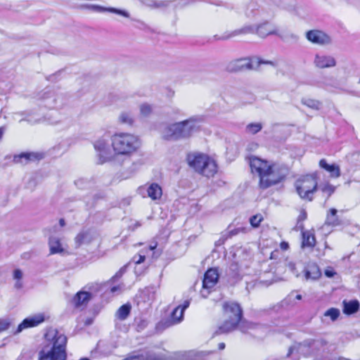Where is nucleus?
Returning a JSON list of instances; mask_svg holds the SVG:
<instances>
[{
    "mask_svg": "<svg viewBox=\"0 0 360 360\" xmlns=\"http://www.w3.org/2000/svg\"><path fill=\"white\" fill-rule=\"evenodd\" d=\"M131 307L130 304H125L121 306L117 311L115 316L121 320H125L129 315Z\"/></svg>",
    "mask_w": 360,
    "mask_h": 360,
    "instance_id": "obj_30",
    "label": "nucleus"
},
{
    "mask_svg": "<svg viewBox=\"0 0 360 360\" xmlns=\"http://www.w3.org/2000/svg\"><path fill=\"white\" fill-rule=\"evenodd\" d=\"M190 300H185L181 305L176 307L172 313L171 322L172 324H177L182 321L184 319V311L189 307Z\"/></svg>",
    "mask_w": 360,
    "mask_h": 360,
    "instance_id": "obj_17",
    "label": "nucleus"
},
{
    "mask_svg": "<svg viewBox=\"0 0 360 360\" xmlns=\"http://www.w3.org/2000/svg\"><path fill=\"white\" fill-rule=\"evenodd\" d=\"M253 4H252V5H250V6H249V7H248V10H249V8H250V7H252V8H251V11H250V13L248 12V11H247V13H246V15H250V13L252 12V11H253V9H254V8H255V6H254V5H253Z\"/></svg>",
    "mask_w": 360,
    "mask_h": 360,
    "instance_id": "obj_50",
    "label": "nucleus"
},
{
    "mask_svg": "<svg viewBox=\"0 0 360 360\" xmlns=\"http://www.w3.org/2000/svg\"><path fill=\"white\" fill-rule=\"evenodd\" d=\"M262 64L276 66L271 60H262L257 57L238 58L231 61L227 65L229 72H235L246 70H257Z\"/></svg>",
    "mask_w": 360,
    "mask_h": 360,
    "instance_id": "obj_6",
    "label": "nucleus"
},
{
    "mask_svg": "<svg viewBox=\"0 0 360 360\" xmlns=\"http://www.w3.org/2000/svg\"><path fill=\"white\" fill-rule=\"evenodd\" d=\"M49 246L50 250V254H61L65 252V249L63 248L60 240L56 236H51L49 240Z\"/></svg>",
    "mask_w": 360,
    "mask_h": 360,
    "instance_id": "obj_22",
    "label": "nucleus"
},
{
    "mask_svg": "<svg viewBox=\"0 0 360 360\" xmlns=\"http://www.w3.org/2000/svg\"><path fill=\"white\" fill-rule=\"evenodd\" d=\"M340 310L336 308H330L324 313L325 317H329L332 321H336L340 316Z\"/></svg>",
    "mask_w": 360,
    "mask_h": 360,
    "instance_id": "obj_39",
    "label": "nucleus"
},
{
    "mask_svg": "<svg viewBox=\"0 0 360 360\" xmlns=\"http://www.w3.org/2000/svg\"><path fill=\"white\" fill-rule=\"evenodd\" d=\"M153 112V107L148 103H143L140 105V113L143 117L149 116Z\"/></svg>",
    "mask_w": 360,
    "mask_h": 360,
    "instance_id": "obj_40",
    "label": "nucleus"
},
{
    "mask_svg": "<svg viewBox=\"0 0 360 360\" xmlns=\"http://www.w3.org/2000/svg\"><path fill=\"white\" fill-rule=\"evenodd\" d=\"M326 223L330 225L335 226L338 224V219L337 217V210L332 208L329 211V214L326 217Z\"/></svg>",
    "mask_w": 360,
    "mask_h": 360,
    "instance_id": "obj_37",
    "label": "nucleus"
},
{
    "mask_svg": "<svg viewBox=\"0 0 360 360\" xmlns=\"http://www.w3.org/2000/svg\"><path fill=\"white\" fill-rule=\"evenodd\" d=\"M297 192L302 199L312 200L313 193L316 191L318 184L316 174L304 176L295 182Z\"/></svg>",
    "mask_w": 360,
    "mask_h": 360,
    "instance_id": "obj_8",
    "label": "nucleus"
},
{
    "mask_svg": "<svg viewBox=\"0 0 360 360\" xmlns=\"http://www.w3.org/2000/svg\"><path fill=\"white\" fill-rule=\"evenodd\" d=\"M238 229H236V230L235 229L233 231H231V235H236L238 233Z\"/></svg>",
    "mask_w": 360,
    "mask_h": 360,
    "instance_id": "obj_54",
    "label": "nucleus"
},
{
    "mask_svg": "<svg viewBox=\"0 0 360 360\" xmlns=\"http://www.w3.org/2000/svg\"><path fill=\"white\" fill-rule=\"evenodd\" d=\"M108 138V136L105 135L98 139L94 143L101 164L110 160L112 157Z\"/></svg>",
    "mask_w": 360,
    "mask_h": 360,
    "instance_id": "obj_11",
    "label": "nucleus"
},
{
    "mask_svg": "<svg viewBox=\"0 0 360 360\" xmlns=\"http://www.w3.org/2000/svg\"><path fill=\"white\" fill-rule=\"evenodd\" d=\"M316 240L313 234L309 231L302 232V247L312 248L315 245Z\"/></svg>",
    "mask_w": 360,
    "mask_h": 360,
    "instance_id": "obj_32",
    "label": "nucleus"
},
{
    "mask_svg": "<svg viewBox=\"0 0 360 360\" xmlns=\"http://www.w3.org/2000/svg\"><path fill=\"white\" fill-rule=\"evenodd\" d=\"M250 166L252 172L258 174L259 186L264 189L279 183L285 176L278 165L255 156L250 157Z\"/></svg>",
    "mask_w": 360,
    "mask_h": 360,
    "instance_id": "obj_2",
    "label": "nucleus"
},
{
    "mask_svg": "<svg viewBox=\"0 0 360 360\" xmlns=\"http://www.w3.org/2000/svg\"><path fill=\"white\" fill-rule=\"evenodd\" d=\"M256 32L261 37H266L271 34H277L276 28L271 24L266 22L257 27L254 25H247L241 29L233 31L230 35L224 39H228L240 34H249Z\"/></svg>",
    "mask_w": 360,
    "mask_h": 360,
    "instance_id": "obj_9",
    "label": "nucleus"
},
{
    "mask_svg": "<svg viewBox=\"0 0 360 360\" xmlns=\"http://www.w3.org/2000/svg\"><path fill=\"white\" fill-rule=\"evenodd\" d=\"M160 133L165 140L178 141L177 122L162 125Z\"/></svg>",
    "mask_w": 360,
    "mask_h": 360,
    "instance_id": "obj_15",
    "label": "nucleus"
},
{
    "mask_svg": "<svg viewBox=\"0 0 360 360\" xmlns=\"http://www.w3.org/2000/svg\"><path fill=\"white\" fill-rule=\"evenodd\" d=\"M302 103L307 107L315 110H318L320 107V103L318 101L314 99H302Z\"/></svg>",
    "mask_w": 360,
    "mask_h": 360,
    "instance_id": "obj_41",
    "label": "nucleus"
},
{
    "mask_svg": "<svg viewBox=\"0 0 360 360\" xmlns=\"http://www.w3.org/2000/svg\"><path fill=\"white\" fill-rule=\"evenodd\" d=\"M148 196L153 200H160L162 195L161 186L157 183L150 184L147 188Z\"/></svg>",
    "mask_w": 360,
    "mask_h": 360,
    "instance_id": "obj_25",
    "label": "nucleus"
},
{
    "mask_svg": "<svg viewBox=\"0 0 360 360\" xmlns=\"http://www.w3.org/2000/svg\"><path fill=\"white\" fill-rule=\"evenodd\" d=\"M156 247H157V243H154L153 245H150L149 246V249H150V250H153L154 249H155V248H156Z\"/></svg>",
    "mask_w": 360,
    "mask_h": 360,
    "instance_id": "obj_52",
    "label": "nucleus"
},
{
    "mask_svg": "<svg viewBox=\"0 0 360 360\" xmlns=\"http://www.w3.org/2000/svg\"><path fill=\"white\" fill-rule=\"evenodd\" d=\"M94 239L93 234L89 231H82L79 233L75 238V242L77 247L82 244L89 243Z\"/></svg>",
    "mask_w": 360,
    "mask_h": 360,
    "instance_id": "obj_26",
    "label": "nucleus"
},
{
    "mask_svg": "<svg viewBox=\"0 0 360 360\" xmlns=\"http://www.w3.org/2000/svg\"><path fill=\"white\" fill-rule=\"evenodd\" d=\"M263 125L261 122H252L245 127V133L248 134H256L262 130Z\"/></svg>",
    "mask_w": 360,
    "mask_h": 360,
    "instance_id": "obj_34",
    "label": "nucleus"
},
{
    "mask_svg": "<svg viewBox=\"0 0 360 360\" xmlns=\"http://www.w3.org/2000/svg\"><path fill=\"white\" fill-rule=\"evenodd\" d=\"M226 274L232 278L238 277L240 275V266L236 262H232L229 269L226 271Z\"/></svg>",
    "mask_w": 360,
    "mask_h": 360,
    "instance_id": "obj_36",
    "label": "nucleus"
},
{
    "mask_svg": "<svg viewBox=\"0 0 360 360\" xmlns=\"http://www.w3.org/2000/svg\"><path fill=\"white\" fill-rule=\"evenodd\" d=\"M306 37L309 41L319 45H324L330 42V39L326 34L317 30L307 32Z\"/></svg>",
    "mask_w": 360,
    "mask_h": 360,
    "instance_id": "obj_14",
    "label": "nucleus"
},
{
    "mask_svg": "<svg viewBox=\"0 0 360 360\" xmlns=\"http://www.w3.org/2000/svg\"><path fill=\"white\" fill-rule=\"evenodd\" d=\"M188 162L193 169L207 177L213 176L217 172L216 162L209 156L194 153L188 156Z\"/></svg>",
    "mask_w": 360,
    "mask_h": 360,
    "instance_id": "obj_4",
    "label": "nucleus"
},
{
    "mask_svg": "<svg viewBox=\"0 0 360 360\" xmlns=\"http://www.w3.org/2000/svg\"><path fill=\"white\" fill-rule=\"evenodd\" d=\"M343 304V312L346 314H354L359 309V302L357 300L344 301Z\"/></svg>",
    "mask_w": 360,
    "mask_h": 360,
    "instance_id": "obj_28",
    "label": "nucleus"
},
{
    "mask_svg": "<svg viewBox=\"0 0 360 360\" xmlns=\"http://www.w3.org/2000/svg\"><path fill=\"white\" fill-rule=\"evenodd\" d=\"M111 145L115 153L130 155L141 146L138 136L129 133H116L111 137Z\"/></svg>",
    "mask_w": 360,
    "mask_h": 360,
    "instance_id": "obj_3",
    "label": "nucleus"
},
{
    "mask_svg": "<svg viewBox=\"0 0 360 360\" xmlns=\"http://www.w3.org/2000/svg\"><path fill=\"white\" fill-rule=\"evenodd\" d=\"M91 8L93 11L98 13L110 12L127 18L130 16L129 13L127 11L112 7H103L98 5H92L91 6Z\"/></svg>",
    "mask_w": 360,
    "mask_h": 360,
    "instance_id": "obj_21",
    "label": "nucleus"
},
{
    "mask_svg": "<svg viewBox=\"0 0 360 360\" xmlns=\"http://www.w3.org/2000/svg\"><path fill=\"white\" fill-rule=\"evenodd\" d=\"M43 154L39 153H22L18 155L15 156L14 161L16 162L26 164L30 161L41 160L43 158Z\"/></svg>",
    "mask_w": 360,
    "mask_h": 360,
    "instance_id": "obj_19",
    "label": "nucleus"
},
{
    "mask_svg": "<svg viewBox=\"0 0 360 360\" xmlns=\"http://www.w3.org/2000/svg\"><path fill=\"white\" fill-rule=\"evenodd\" d=\"M307 219V212L305 210H302L300 212V214L297 217V226L302 229H303V224L301 223L302 221H304Z\"/></svg>",
    "mask_w": 360,
    "mask_h": 360,
    "instance_id": "obj_43",
    "label": "nucleus"
},
{
    "mask_svg": "<svg viewBox=\"0 0 360 360\" xmlns=\"http://www.w3.org/2000/svg\"><path fill=\"white\" fill-rule=\"evenodd\" d=\"M59 224L61 226H64L65 224V220L63 219H60L59 221Z\"/></svg>",
    "mask_w": 360,
    "mask_h": 360,
    "instance_id": "obj_53",
    "label": "nucleus"
},
{
    "mask_svg": "<svg viewBox=\"0 0 360 360\" xmlns=\"http://www.w3.org/2000/svg\"><path fill=\"white\" fill-rule=\"evenodd\" d=\"M324 274L328 278H332L335 274V272L333 271V269L329 268L325 270Z\"/></svg>",
    "mask_w": 360,
    "mask_h": 360,
    "instance_id": "obj_47",
    "label": "nucleus"
},
{
    "mask_svg": "<svg viewBox=\"0 0 360 360\" xmlns=\"http://www.w3.org/2000/svg\"><path fill=\"white\" fill-rule=\"evenodd\" d=\"M122 360H161V358L150 354H145L135 351L128 354Z\"/></svg>",
    "mask_w": 360,
    "mask_h": 360,
    "instance_id": "obj_23",
    "label": "nucleus"
},
{
    "mask_svg": "<svg viewBox=\"0 0 360 360\" xmlns=\"http://www.w3.org/2000/svg\"><path fill=\"white\" fill-rule=\"evenodd\" d=\"M287 268L289 271L294 274L296 277H299L304 270V264L301 262L297 263L293 262H288L286 264Z\"/></svg>",
    "mask_w": 360,
    "mask_h": 360,
    "instance_id": "obj_29",
    "label": "nucleus"
},
{
    "mask_svg": "<svg viewBox=\"0 0 360 360\" xmlns=\"http://www.w3.org/2000/svg\"><path fill=\"white\" fill-rule=\"evenodd\" d=\"M15 115H20L22 117V118L19 121L20 122H21L22 121H26L31 124H35L39 123L41 121L40 118H37V119L32 118L30 112H16Z\"/></svg>",
    "mask_w": 360,
    "mask_h": 360,
    "instance_id": "obj_35",
    "label": "nucleus"
},
{
    "mask_svg": "<svg viewBox=\"0 0 360 360\" xmlns=\"http://www.w3.org/2000/svg\"><path fill=\"white\" fill-rule=\"evenodd\" d=\"M281 248L283 250H287L288 248V243L286 242H282L281 243Z\"/></svg>",
    "mask_w": 360,
    "mask_h": 360,
    "instance_id": "obj_49",
    "label": "nucleus"
},
{
    "mask_svg": "<svg viewBox=\"0 0 360 360\" xmlns=\"http://www.w3.org/2000/svg\"><path fill=\"white\" fill-rule=\"evenodd\" d=\"M126 266H124L120 269L118 272L112 278V280L120 278L123 274L125 272Z\"/></svg>",
    "mask_w": 360,
    "mask_h": 360,
    "instance_id": "obj_45",
    "label": "nucleus"
},
{
    "mask_svg": "<svg viewBox=\"0 0 360 360\" xmlns=\"http://www.w3.org/2000/svg\"><path fill=\"white\" fill-rule=\"evenodd\" d=\"M296 299H297V300H301V299H302V295H297L296 296Z\"/></svg>",
    "mask_w": 360,
    "mask_h": 360,
    "instance_id": "obj_55",
    "label": "nucleus"
},
{
    "mask_svg": "<svg viewBox=\"0 0 360 360\" xmlns=\"http://www.w3.org/2000/svg\"><path fill=\"white\" fill-rule=\"evenodd\" d=\"M225 321L219 326L217 334L227 333L236 329L242 318V309L240 305L235 302H228L224 304Z\"/></svg>",
    "mask_w": 360,
    "mask_h": 360,
    "instance_id": "obj_5",
    "label": "nucleus"
},
{
    "mask_svg": "<svg viewBox=\"0 0 360 360\" xmlns=\"http://www.w3.org/2000/svg\"><path fill=\"white\" fill-rule=\"evenodd\" d=\"M319 188L321 191L323 196L326 198V200L328 199L335 190V187L329 183L320 184Z\"/></svg>",
    "mask_w": 360,
    "mask_h": 360,
    "instance_id": "obj_33",
    "label": "nucleus"
},
{
    "mask_svg": "<svg viewBox=\"0 0 360 360\" xmlns=\"http://www.w3.org/2000/svg\"><path fill=\"white\" fill-rule=\"evenodd\" d=\"M218 347L219 349H224L225 348V344L224 342H220Z\"/></svg>",
    "mask_w": 360,
    "mask_h": 360,
    "instance_id": "obj_51",
    "label": "nucleus"
},
{
    "mask_svg": "<svg viewBox=\"0 0 360 360\" xmlns=\"http://www.w3.org/2000/svg\"><path fill=\"white\" fill-rule=\"evenodd\" d=\"M13 319L9 317L0 319V333L7 330L13 325Z\"/></svg>",
    "mask_w": 360,
    "mask_h": 360,
    "instance_id": "obj_38",
    "label": "nucleus"
},
{
    "mask_svg": "<svg viewBox=\"0 0 360 360\" xmlns=\"http://www.w3.org/2000/svg\"><path fill=\"white\" fill-rule=\"evenodd\" d=\"M119 122L121 124L132 126L134 122V118L132 113L129 111H123L119 115Z\"/></svg>",
    "mask_w": 360,
    "mask_h": 360,
    "instance_id": "obj_31",
    "label": "nucleus"
},
{
    "mask_svg": "<svg viewBox=\"0 0 360 360\" xmlns=\"http://www.w3.org/2000/svg\"><path fill=\"white\" fill-rule=\"evenodd\" d=\"M121 286L120 285H117V286H114L112 288H111L110 289V292L112 293H115L116 292H120L121 291Z\"/></svg>",
    "mask_w": 360,
    "mask_h": 360,
    "instance_id": "obj_48",
    "label": "nucleus"
},
{
    "mask_svg": "<svg viewBox=\"0 0 360 360\" xmlns=\"http://www.w3.org/2000/svg\"><path fill=\"white\" fill-rule=\"evenodd\" d=\"M262 220L263 217L261 214H256L250 217V223L253 227L256 228L259 226Z\"/></svg>",
    "mask_w": 360,
    "mask_h": 360,
    "instance_id": "obj_42",
    "label": "nucleus"
},
{
    "mask_svg": "<svg viewBox=\"0 0 360 360\" xmlns=\"http://www.w3.org/2000/svg\"><path fill=\"white\" fill-rule=\"evenodd\" d=\"M304 278L305 281H315L321 276V271L319 266L315 264H309L307 266L304 265Z\"/></svg>",
    "mask_w": 360,
    "mask_h": 360,
    "instance_id": "obj_18",
    "label": "nucleus"
},
{
    "mask_svg": "<svg viewBox=\"0 0 360 360\" xmlns=\"http://www.w3.org/2000/svg\"><path fill=\"white\" fill-rule=\"evenodd\" d=\"M44 320V316L42 315H36L28 317L24 319L22 322L18 325L17 329L13 331V334H18L25 328L37 326L39 323H42Z\"/></svg>",
    "mask_w": 360,
    "mask_h": 360,
    "instance_id": "obj_16",
    "label": "nucleus"
},
{
    "mask_svg": "<svg viewBox=\"0 0 360 360\" xmlns=\"http://www.w3.org/2000/svg\"><path fill=\"white\" fill-rule=\"evenodd\" d=\"M138 169V165L136 163H132L131 165V172L129 173V174L126 175L124 176V178H129V176H131V175H132L136 170Z\"/></svg>",
    "mask_w": 360,
    "mask_h": 360,
    "instance_id": "obj_46",
    "label": "nucleus"
},
{
    "mask_svg": "<svg viewBox=\"0 0 360 360\" xmlns=\"http://www.w3.org/2000/svg\"><path fill=\"white\" fill-rule=\"evenodd\" d=\"M145 255H142L141 253L138 254V255H136L133 257L132 258V261L136 264H141L142 262H144L145 260Z\"/></svg>",
    "mask_w": 360,
    "mask_h": 360,
    "instance_id": "obj_44",
    "label": "nucleus"
},
{
    "mask_svg": "<svg viewBox=\"0 0 360 360\" xmlns=\"http://www.w3.org/2000/svg\"><path fill=\"white\" fill-rule=\"evenodd\" d=\"M319 166L328 172L331 177L338 178L340 176V169L336 164L329 165L326 160L322 159L319 162Z\"/></svg>",
    "mask_w": 360,
    "mask_h": 360,
    "instance_id": "obj_24",
    "label": "nucleus"
},
{
    "mask_svg": "<svg viewBox=\"0 0 360 360\" xmlns=\"http://www.w3.org/2000/svg\"><path fill=\"white\" fill-rule=\"evenodd\" d=\"M313 63L314 66L319 69L330 68L336 65L335 58L323 53L315 54Z\"/></svg>",
    "mask_w": 360,
    "mask_h": 360,
    "instance_id": "obj_13",
    "label": "nucleus"
},
{
    "mask_svg": "<svg viewBox=\"0 0 360 360\" xmlns=\"http://www.w3.org/2000/svg\"><path fill=\"white\" fill-rule=\"evenodd\" d=\"M201 120L198 117H191L177 122L178 140L187 139L200 129Z\"/></svg>",
    "mask_w": 360,
    "mask_h": 360,
    "instance_id": "obj_10",
    "label": "nucleus"
},
{
    "mask_svg": "<svg viewBox=\"0 0 360 360\" xmlns=\"http://www.w3.org/2000/svg\"><path fill=\"white\" fill-rule=\"evenodd\" d=\"M335 350V346L323 338H308L290 347L287 357L292 360H299L301 356L313 360H334Z\"/></svg>",
    "mask_w": 360,
    "mask_h": 360,
    "instance_id": "obj_1",
    "label": "nucleus"
},
{
    "mask_svg": "<svg viewBox=\"0 0 360 360\" xmlns=\"http://www.w3.org/2000/svg\"><path fill=\"white\" fill-rule=\"evenodd\" d=\"M66 342L67 338L65 335H57L51 350L47 352L41 350L39 353V360H65L67 358L65 352Z\"/></svg>",
    "mask_w": 360,
    "mask_h": 360,
    "instance_id": "obj_7",
    "label": "nucleus"
},
{
    "mask_svg": "<svg viewBox=\"0 0 360 360\" xmlns=\"http://www.w3.org/2000/svg\"><path fill=\"white\" fill-rule=\"evenodd\" d=\"M23 276L24 273L20 269H15L13 271L12 277L14 281V288L16 290H20L23 288Z\"/></svg>",
    "mask_w": 360,
    "mask_h": 360,
    "instance_id": "obj_27",
    "label": "nucleus"
},
{
    "mask_svg": "<svg viewBox=\"0 0 360 360\" xmlns=\"http://www.w3.org/2000/svg\"><path fill=\"white\" fill-rule=\"evenodd\" d=\"M219 274L217 269H210L206 271L202 281V290L200 292L203 297L207 296L210 289L217 284Z\"/></svg>",
    "mask_w": 360,
    "mask_h": 360,
    "instance_id": "obj_12",
    "label": "nucleus"
},
{
    "mask_svg": "<svg viewBox=\"0 0 360 360\" xmlns=\"http://www.w3.org/2000/svg\"><path fill=\"white\" fill-rule=\"evenodd\" d=\"M91 298V294L86 291H79L74 297L72 302L75 307H84Z\"/></svg>",
    "mask_w": 360,
    "mask_h": 360,
    "instance_id": "obj_20",
    "label": "nucleus"
}]
</instances>
